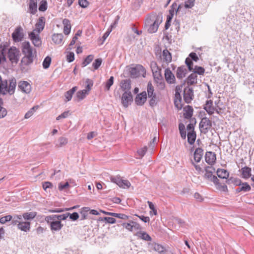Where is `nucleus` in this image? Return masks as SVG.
Instances as JSON below:
<instances>
[{"mask_svg":"<svg viewBox=\"0 0 254 254\" xmlns=\"http://www.w3.org/2000/svg\"><path fill=\"white\" fill-rule=\"evenodd\" d=\"M21 51L24 55L21 61V66L31 64L37 56L36 49L31 46L29 42L25 41L22 43Z\"/></svg>","mask_w":254,"mask_h":254,"instance_id":"f257e3e1","label":"nucleus"},{"mask_svg":"<svg viewBox=\"0 0 254 254\" xmlns=\"http://www.w3.org/2000/svg\"><path fill=\"white\" fill-rule=\"evenodd\" d=\"M162 22L161 15L152 13L147 17L145 22V27L149 33H154L157 31L159 25Z\"/></svg>","mask_w":254,"mask_h":254,"instance_id":"f03ea898","label":"nucleus"},{"mask_svg":"<svg viewBox=\"0 0 254 254\" xmlns=\"http://www.w3.org/2000/svg\"><path fill=\"white\" fill-rule=\"evenodd\" d=\"M16 85V79L14 78L9 79H2L0 75V94L5 95L8 93L12 95L14 93Z\"/></svg>","mask_w":254,"mask_h":254,"instance_id":"7ed1b4c3","label":"nucleus"},{"mask_svg":"<svg viewBox=\"0 0 254 254\" xmlns=\"http://www.w3.org/2000/svg\"><path fill=\"white\" fill-rule=\"evenodd\" d=\"M205 173L204 178L209 181L212 182L215 185L219 184V180L217 178L213 175V173L215 172V168L212 166H206L204 169Z\"/></svg>","mask_w":254,"mask_h":254,"instance_id":"20e7f679","label":"nucleus"},{"mask_svg":"<svg viewBox=\"0 0 254 254\" xmlns=\"http://www.w3.org/2000/svg\"><path fill=\"white\" fill-rule=\"evenodd\" d=\"M20 51L15 47H10L7 52V56L12 63L17 64L20 58Z\"/></svg>","mask_w":254,"mask_h":254,"instance_id":"39448f33","label":"nucleus"},{"mask_svg":"<svg viewBox=\"0 0 254 254\" xmlns=\"http://www.w3.org/2000/svg\"><path fill=\"white\" fill-rule=\"evenodd\" d=\"M129 73L132 78H136L141 75L144 77V75L146 73V70L142 65L137 64L135 66L130 68Z\"/></svg>","mask_w":254,"mask_h":254,"instance_id":"423d86ee","label":"nucleus"},{"mask_svg":"<svg viewBox=\"0 0 254 254\" xmlns=\"http://www.w3.org/2000/svg\"><path fill=\"white\" fill-rule=\"evenodd\" d=\"M211 127L212 123L211 120L207 117L202 118L199 125V129L201 133L204 134L207 133Z\"/></svg>","mask_w":254,"mask_h":254,"instance_id":"0eeeda50","label":"nucleus"},{"mask_svg":"<svg viewBox=\"0 0 254 254\" xmlns=\"http://www.w3.org/2000/svg\"><path fill=\"white\" fill-rule=\"evenodd\" d=\"M50 218L46 217L45 220L50 225L51 230L52 232H57L61 230L63 227L61 221L57 220H50Z\"/></svg>","mask_w":254,"mask_h":254,"instance_id":"6e6552de","label":"nucleus"},{"mask_svg":"<svg viewBox=\"0 0 254 254\" xmlns=\"http://www.w3.org/2000/svg\"><path fill=\"white\" fill-rule=\"evenodd\" d=\"M40 33L32 31L28 33V37L35 47H39L42 45V40L39 35Z\"/></svg>","mask_w":254,"mask_h":254,"instance_id":"1a4fd4ad","label":"nucleus"},{"mask_svg":"<svg viewBox=\"0 0 254 254\" xmlns=\"http://www.w3.org/2000/svg\"><path fill=\"white\" fill-rule=\"evenodd\" d=\"M24 36L23 29L20 26L17 27L12 34V39L15 42L21 41Z\"/></svg>","mask_w":254,"mask_h":254,"instance_id":"9d476101","label":"nucleus"},{"mask_svg":"<svg viewBox=\"0 0 254 254\" xmlns=\"http://www.w3.org/2000/svg\"><path fill=\"white\" fill-rule=\"evenodd\" d=\"M193 91L192 88L187 87L184 90V99L187 103L191 102L193 98Z\"/></svg>","mask_w":254,"mask_h":254,"instance_id":"9b49d317","label":"nucleus"},{"mask_svg":"<svg viewBox=\"0 0 254 254\" xmlns=\"http://www.w3.org/2000/svg\"><path fill=\"white\" fill-rule=\"evenodd\" d=\"M132 101V96L130 91H125L122 96V103L125 107H127L129 102Z\"/></svg>","mask_w":254,"mask_h":254,"instance_id":"f8f14e48","label":"nucleus"},{"mask_svg":"<svg viewBox=\"0 0 254 254\" xmlns=\"http://www.w3.org/2000/svg\"><path fill=\"white\" fill-rule=\"evenodd\" d=\"M164 75L165 80L168 83L170 84L175 83V76L169 68H168L165 70Z\"/></svg>","mask_w":254,"mask_h":254,"instance_id":"ddd939ff","label":"nucleus"},{"mask_svg":"<svg viewBox=\"0 0 254 254\" xmlns=\"http://www.w3.org/2000/svg\"><path fill=\"white\" fill-rule=\"evenodd\" d=\"M45 25V18L43 16L39 17L35 24L36 28L33 31L40 33L43 29Z\"/></svg>","mask_w":254,"mask_h":254,"instance_id":"4468645a","label":"nucleus"},{"mask_svg":"<svg viewBox=\"0 0 254 254\" xmlns=\"http://www.w3.org/2000/svg\"><path fill=\"white\" fill-rule=\"evenodd\" d=\"M147 99V94L145 91H143L141 93L137 94L135 99V102L138 106L143 105Z\"/></svg>","mask_w":254,"mask_h":254,"instance_id":"2eb2a0df","label":"nucleus"},{"mask_svg":"<svg viewBox=\"0 0 254 254\" xmlns=\"http://www.w3.org/2000/svg\"><path fill=\"white\" fill-rule=\"evenodd\" d=\"M216 154L211 151L207 152L205 155V161L209 165H213L216 161Z\"/></svg>","mask_w":254,"mask_h":254,"instance_id":"dca6fc26","label":"nucleus"},{"mask_svg":"<svg viewBox=\"0 0 254 254\" xmlns=\"http://www.w3.org/2000/svg\"><path fill=\"white\" fill-rule=\"evenodd\" d=\"M18 88L23 92L29 93L31 90V85L27 81H20L18 83Z\"/></svg>","mask_w":254,"mask_h":254,"instance_id":"f3484780","label":"nucleus"},{"mask_svg":"<svg viewBox=\"0 0 254 254\" xmlns=\"http://www.w3.org/2000/svg\"><path fill=\"white\" fill-rule=\"evenodd\" d=\"M31 223L28 221H20L17 224L18 229L25 232L30 231Z\"/></svg>","mask_w":254,"mask_h":254,"instance_id":"a211bd4d","label":"nucleus"},{"mask_svg":"<svg viewBox=\"0 0 254 254\" xmlns=\"http://www.w3.org/2000/svg\"><path fill=\"white\" fill-rule=\"evenodd\" d=\"M204 109L209 115H212L215 110V108L213 105V101L211 100H207L205 104Z\"/></svg>","mask_w":254,"mask_h":254,"instance_id":"6ab92c4d","label":"nucleus"},{"mask_svg":"<svg viewBox=\"0 0 254 254\" xmlns=\"http://www.w3.org/2000/svg\"><path fill=\"white\" fill-rule=\"evenodd\" d=\"M251 190V186L246 182L242 183L239 187L236 189V192L239 193L241 191L246 192L250 191Z\"/></svg>","mask_w":254,"mask_h":254,"instance_id":"aec40b11","label":"nucleus"},{"mask_svg":"<svg viewBox=\"0 0 254 254\" xmlns=\"http://www.w3.org/2000/svg\"><path fill=\"white\" fill-rule=\"evenodd\" d=\"M69 215V213H66L62 215H52L47 216V217H49L50 220H57L61 221V220H64L66 219Z\"/></svg>","mask_w":254,"mask_h":254,"instance_id":"412c9836","label":"nucleus"},{"mask_svg":"<svg viewBox=\"0 0 254 254\" xmlns=\"http://www.w3.org/2000/svg\"><path fill=\"white\" fill-rule=\"evenodd\" d=\"M187 73V70L185 66H181L179 67L176 71V76L179 79H182L186 76Z\"/></svg>","mask_w":254,"mask_h":254,"instance_id":"4be33fe9","label":"nucleus"},{"mask_svg":"<svg viewBox=\"0 0 254 254\" xmlns=\"http://www.w3.org/2000/svg\"><path fill=\"white\" fill-rule=\"evenodd\" d=\"M184 118L187 119H191V117L192 116L193 114V108L190 106H187L184 108Z\"/></svg>","mask_w":254,"mask_h":254,"instance_id":"5701e85b","label":"nucleus"},{"mask_svg":"<svg viewBox=\"0 0 254 254\" xmlns=\"http://www.w3.org/2000/svg\"><path fill=\"white\" fill-rule=\"evenodd\" d=\"M121 87L123 91L129 92L131 88V81L130 79H125L121 82Z\"/></svg>","mask_w":254,"mask_h":254,"instance_id":"b1692460","label":"nucleus"},{"mask_svg":"<svg viewBox=\"0 0 254 254\" xmlns=\"http://www.w3.org/2000/svg\"><path fill=\"white\" fill-rule=\"evenodd\" d=\"M162 57L164 62L168 64L172 61L171 54L167 49L164 50L162 52Z\"/></svg>","mask_w":254,"mask_h":254,"instance_id":"393cba45","label":"nucleus"},{"mask_svg":"<svg viewBox=\"0 0 254 254\" xmlns=\"http://www.w3.org/2000/svg\"><path fill=\"white\" fill-rule=\"evenodd\" d=\"M63 24L64 25V34H69L71 29V24L70 21L68 19L64 18L63 20Z\"/></svg>","mask_w":254,"mask_h":254,"instance_id":"a878e982","label":"nucleus"},{"mask_svg":"<svg viewBox=\"0 0 254 254\" xmlns=\"http://www.w3.org/2000/svg\"><path fill=\"white\" fill-rule=\"evenodd\" d=\"M152 249L155 252L162 254L165 252V248L162 245L158 243H153L151 244Z\"/></svg>","mask_w":254,"mask_h":254,"instance_id":"bb28decb","label":"nucleus"},{"mask_svg":"<svg viewBox=\"0 0 254 254\" xmlns=\"http://www.w3.org/2000/svg\"><path fill=\"white\" fill-rule=\"evenodd\" d=\"M203 154V150L200 148H197L194 152V160L196 162H199Z\"/></svg>","mask_w":254,"mask_h":254,"instance_id":"cd10ccee","label":"nucleus"},{"mask_svg":"<svg viewBox=\"0 0 254 254\" xmlns=\"http://www.w3.org/2000/svg\"><path fill=\"white\" fill-rule=\"evenodd\" d=\"M181 97L179 92L176 91L175 93L174 105L178 109H181L182 106L181 104Z\"/></svg>","mask_w":254,"mask_h":254,"instance_id":"c85d7f7f","label":"nucleus"},{"mask_svg":"<svg viewBox=\"0 0 254 254\" xmlns=\"http://www.w3.org/2000/svg\"><path fill=\"white\" fill-rule=\"evenodd\" d=\"M197 82V75L195 73H192L187 78V83L188 85H192Z\"/></svg>","mask_w":254,"mask_h":254,"instance_id":"c756f323","label":"nucleus"},{"mask_svg":"<svg viewBox=\"0 0 254 254\" xmlns=\"http://www.w3.org/2000/svg\"><path fill=\"white\" fill-rule=\"evenodd\" d=\"M68 139L67 138L61 136L59 138L57 142L55 144V147L57 148L62 147L66 145Z\"/></svg>","mask_w":254,"mask_h":254,"instance_id":"7c9ffc66","label":"nucleus"},{"mask_svg":"<svg viewBox=\"0 0 254 254\" xmlns=\"http://www.w3.org/2000/svg\"><path fill=\"white\" fill-rule=\"evenodd\" d=\"M181 8V5L178 6L177 3L176 2H174L171 6V8L169 10V15H168L167 17H170L173 18L174 11H175L177 13Z\"/></svg>","mask_w":254,"mask_h":254,"instance_id":"2f4dec72","label":"nucleus"},{"mask_svg":"<svg viewBox=\"0 0 254 254\" xmlns=\"http://www.w3.org/2000/svg\"><path fill=\"white\" fill-rule=\"evenodd\" d=\"M30 12L34 14L37 11V4L36 0H30L29 2Z\"/></svg>","mask_w":254,"mask_h":254,"instance_id":"473e14b6","label":"nucleus"},{"mask_svg":"<svg viewBox=\"0 0 254 254\" xmlns=\"http://www.w3.org/2000/svg\"><path fill=\"white\" fill-rule=\"evenodd\" d=\"M216 173L218 177L222 179H227L229 176V172L224 169H218Z\"/></svg>","mask_w":254,"mask_h":254,"instance_id":"72a5a7b5","label":"nucleus"},{"mask_svg":"<svg viewBox=\"0 0 254 254\" xmlns=\"http://www.w3.org/2000/svg\"><path fill=\"white\" fill-rule=\"evenodd\" d=\"M63 35L61 33L54 34L52 36V40L56 44H60L63 41Z\"/></svg>","mask_w":254,"mask_h":254,"instance_id":"f704fd0d","label":"nucleus"},{"mask_svg":"<svg viewBox=\"0 0 254 254\" xmlns=\"http://www.w3.org/2000/svg\"><path fill=\"white\" fill-rule=\"evenodd\" d=\"M242 176L245 179L250 178L251 175V169L248 167H245L241 169Z\"/></svg>","mask_w":254,"mask_h":254,"instance_id":"c9c22d12","label":"nucleus"},{"mask_svg":"<svg viewBox=\"0 0 254 254\" xmlns=\"http://www.w3.org/2000/svg\"><path fill=\"white\" fill-rule=\"evenodd\" d=\"M196 133L194 131H189L188 133V141L190 144L192 145L194 143L196 139Z\"/></svg>","mask_w":254,"mask_h":254,"instance_id":"e433bc0d","label":"nucleus"},{"mask_svg":"<svg viewBox=\"0 0 254 254\" xmlns=\"http://www.w3.org/2000/svg\"><path fill=\"white\" fill-rule=\"evenodd\" d=\"M77 89V87L74 86L65 93L64 96L67 101L71 99L73 94L76 91Z\"/></svg>","mask_w":254,"mask_h":254,"instance_id":"4c0bfd02","label":"nucleus"},{"mask_svg":"<svg viewBox=\"0 0 254 254\" xmlns=\"http://www.w3.org/2000/svg\"><path fill=\"white\" fill-rule=\"evenodd\" d=\"M36 215V212H30L23 213L22 217L25 220H31L33 219Z\"/></svg>","mask_w":254,"mask_h":254,"instance_id":"58836bf2","label":"nucleus"},{"mask_svg":"<svg viewBox=\"0 0 254 254\" xmlns=\"http://www.w3.org/2000/svg\"><path fill=\"white\" fill-rule=\"evenodd\" d=\"M157 88L160 90H164L165 88V83L163 78L154 80Z\"/></svg>","mask_w":254,"mask_h":254,"instance_id":"ea45409f","label":"nucleus"},{"mask_svg":"<svg viewBox=\"0 0 254 254\" xmlns=\"http://www.w3.org/2000/svg\"><path fill=\"white\" fill-rule=\"evenodd\" d=\"M89 93H88V90L83 89L82 90L78 91L76 93V97L78 100H81L83 99Z\"/></svg>","mask_w":254,"mask_h":254,"instance_id":"a19ab883","label":"nucleus"},{"mask_svg":"<svg viewBox=\"0 0 254 254\" xmlns=\"http://www.w3.org/2000/svg\"><path fill=\"white\" fill-rule=\"evenodd\" d=\"M3 100L0 98V119L4 118L7 114L6 109L2 107Z\"/></svg>","mask_w":254,"mask_h":254,"instance_id":"79ce46f5","label":"nucleus"},{"mask_svg":"<svg viewBox=\"0 0 254 254\" xmlns=\"http://www.w3.org/2000/svg\"><path fill=\"white\" fill-rule=\"evenodd\" d=\"M147 91L148 97L153 96V95H156L154 93V87L151 82H149L147 84Z\"/></svg>","mask_w":254,"mask_h":254,"instance_id":"37998d69","label":"nucleus"},{"mask_svg":"<svg viewBox=\"0 0 254 254\" xmlns=\"http://www.w3.org/2000/svg\"><path fill=\"white\" fill-rule=\"evenodd\" d=\"M137 235L143 240L147 241H151L152 240L151 237L145 232H140L137 233Z\"/></svg>","mask_w":254,"mask_h":254,"instance_id":"c03bdc74","label":"nucleus"},{"mask_svg":"<svg viewBox=\"0 0 254 254\" xmlns=\"http://www.w3.org/2000/svg\"><path fill=\"white\" fill-rule=\"evenodd\" d=\"M94 56L92 55H88L82 63V66L84 67L89 64L93 60Z\"/></svg>","mask_w":254,"mask_h":254,"instance_id":"a18cd8bd","label":"nucleus"},{"mask_svg":"<svg viewBox=\"0 0 254 254\" xmlns=\"http://www.w3.org/2000/svg\"><path fill=\"white\" fill-rule=\"evenodd\" d=\"M114 78L113 76H111L110 78L105 83V90L109 91L110 89L111 86L114 83Z\"/></svg>","mask_w":254,"mask_h":254,"instance_id":"49530a36","label":"nucleus"},{"mask_svg":"<svg viewBox=\"0 0 254 254\" xmlns=\"http://www.w3.org/2000/svg\"><path fill=\"white\" fill-rule=\"evenodd\" d=\"M230 183H233L236 186H239L242 183V181L237 178H230L227 181V183L229 184Z\"/></svg>","mask_w":254,"mask_h":254,"instance_id":"de8ad7c7","label":"nucleus"},{"mask_svg":"<svg viewBox=\"0 0 254 254\" xmlns=\"http://www.w3.org/2000/svg\"><path fill=\"white\" fill-rule=\"evenodd\" d=\"M51 63V58L49 56L46 57L43 62V68L45 69L48 68L50 66Z\"/></svg>","mask_w":254,"mask_h":254,"instance_id":"09e8293b","label":"nucleus"},{"mask_svg":"<svg viewBox=\"0 0 254 254\" xmlns=\"http://www.w3.org/2000/svg\"><path fill=\"white\" fill-rule=\"evenodd\" d=\"M204 71L205 69L203 67L201 66H195L193 73H195L196 74L197 73L199 75H203Z\"/></svg>","mask_w":254,"mask_h":254,"instance_id":"8fccbe9b","label":"nucleus"},{"mask_svg":"<svg viewBox=\"0 0 254 254\" xmlns=\"http://www.w3.org/2000/svg\"><path fill=\"white\" fill-rule=\"evenodd\" d=\"M38 109V106H34L31 108L29 111H28L25 115L24 118L25 119H29L34 114V111Z\"/></svg>","mask_w":254,"mask_h":254,"instance_id":"3c124183","label":"nucleus"},{"mask_svg":"<svg viewBox=\"0 0 254 254\" xmlns=\"http://www.w3.org/2000/svg\"><path fill=\"white\" fill-rule=\"evenodd\" d=\"M111 181L112 182L116 184L120 187L122 188L123 180L119 177L112 178Z\"/></svg>","mask_w":254,"mask_h":254,"instance_id":"603ef678","label":"nucleus"},{"mask_svg":"<svg viewBox=\"0 0 254 254\" xmlns=\"http://www.w3.org/2000/svg\"><path fill=\"white\" fill-rule=\"evenodd\" d=\"M86 83V89L84 90H88V93H89V91L91 90L92 87L93 85V82L91 79H86L85 81Z\"/></svg>","mask_w":254,"mask_h":254,"instance_id":"864d4df0","label":"nucleus"},{"mask_svg":"<svg viewBox=\"0 0 254 254\" xmlns=\"http://www.w3.org/2000/svg\"><path fill=\"white\" fill-rule=\"evenodd\" d=\"M190 122L191 123L189 124L187 126V129L189 131V132L194 131V125L196 124V121L194 118L191 119Z\"/></svg>","mask_w":254,"mask_h":254,"instance_id":"5fc2aeb1","label":"nucleus"},{"mask_svg":"<svg viewBox=\"0 0 254 254\" xmlns=\"http://www.w3.org/2000/svg\"><path fill=\"white\" fill-rule=\"evenodd\" d=\"M47 9V2L46 0H42L39 7V10L40 11H45Z\"/></svg>","mask_w":254,"mask_h":254,"instance_id":"6e6d98bb","label":"nucleus"},{"mask_svg":"<svg viewBox=\"0 0 254 254\" xmlns=\"http://www.w3.org/2000/svg\"><path fill=\"white\" fill-rule=\"evenodd\" d=\"M150 98L149 100V105L151 107H154L157 104V100L156 95H153V96L149 97Z\"/></svg>","mask_w":254,"mask_h":254,"instance_id":"4d7b16f0","label":"nucleus"},{"mask_svg":"<svg viewBox=\"0 0 254 254\" xmlns=\"http://www.w3.org/2000/svg\"><path fill=\"white\" fill-rule=\"evenodd\" d=\"M12 218V216L10 215L2 217L0 218V223L1 224H5L6 222L11 221Z\"/></svg>","mask_w":254,"mask_h":254,"instance_id":"13d9d810","label":"nucleus"},{"mask_svg":"<svg viewBox=\"0 0 254 254\" xmlns=\"http://www.w3.org/2000/svg\"><path fill=\"white\" fill-rule=\"evenodd\" d=\"M102 63V60L101 59H97L92 64V66L94 67L95 69H97L101 65Z\"/></svg>","mask_w":254,"mask_h":254,"instance_id":"bf43d9fd","label":"nucleus"},{"mask_svg":"<svg viewBox=\"0 0 254 254\" xmlns=\"http://www.w3.org/2000/svg\"><path fill=\"white\" fill-rule=\"evenodd\" d=\"M113 217H117L121 219L126 220L128 219L129 216L122 213H113Z\"/></svg>","mask_w":254,"mask_h":254,"instance_id":"052dcab7","label":"nucleus"},{"mask_svg":"<svg viewBox=\"0 0 254 254\" xmlns=\"http://www.w3.org/2000/svg\"><path fill=\"white\" fill-rule=\"evenodd\" d=\"M195 0H188L185 3V7L186 8H191L194 5Z\"/></svg>","mask_w":254,"mask_h":254,"instance_id":"680f3d73","label":"nucleus"},{"mask_svg":"<svg viewBox=\"0 0 254 254\" xmlns=\"http://www.w3.org/2000/svg\"><path fill=\"white\" fill-rule=\"evenodd\" d=\"M147 203L148 204L149 208L152 210L150 212V213L151 214L152 212L154 215H156L157 214V210L155 209L153 203L151 202V201H148Z\"/></svg>","mask_w":254,"mask_h":254,"instance_id":"e2e57ef3","label":"nucleus"},{"mask_svg":"<svg viewBox=\"0 0 254 254\" xmlns=\"http://www.w3.org/2000/svg\"><path fill=\"white\" fill-rule=\"evenodd\" d=\"M186 64L187 65L188 68L190 71H191L193 69L192 64L193 63L191 60L189 58H187L185 61Z\"/></svg>","mask_w":254,"mask_h":254,"instance_id":"0e129e2a","label":"nucleus"},{"mask_svg":"<svg viewBox=\"0 0 254 254\" xmlns=\"http://www.w3.org/2000/svg\"><path fill=\"white\" fill-rule=\"evenodd\" d=\"M69 186V185L68 182H66L64 184H63V183H60L59 184L58 189L60 191H61L68 188Z\"/></svg>","mask_w":254,"mask_h":254,"instance_id":"69168bd1","label":"nucleus"},{"mask_svg":"<svg viewBox=\"0 0 254 254\" xmlns=\"http://www.w3.org/2000/svg\"><path fill=\"white\" fill-rule=\"evenodd\" d=\"M79 5L82 8H86L89 3L87 0H78Z\"/></svg>","mask_w":254,"mask_h":254,"instance_id":"338daca9","label":"nucleus"},{"mask_svg":"<svg viewBox=\"0 0 254 254\" xmlns=\"http://www.w3.org/2000/svg\"><path fill=\"white\" fill-rule=\"evenodd\" d=\"M147 150V147L146 146H144L137 151V153L141 157H142L146 153Z\"/></svg>","mask_w":254,"mask_h":254,"instance_id":"774afa93","label":"nucleus"}]
</instances>
